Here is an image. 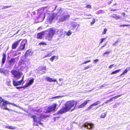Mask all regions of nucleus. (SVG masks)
<instances>
[{"label": "nucleus", "mask_w": 130, "mask_h": 130, "mask_svg": "<svg viewBox=\"0 0 130 130\" xmlns=\"http://www.w3.org/2000/svg\"><path fill=\"white\" fill-rule=\"evenodd\" d=\"M13 84L14 86H18L21 85L19 81L17 82L14 79L13 80Z\"/></svg>", "instance_id": "aec40b11"}, {"label": "nucleus", "mask_w": 130, "mask_h": 130, "mask_svg": "<svg viewBox=\"0 0 130 130\" xmlns=\"http://www.w3.org/2000/svg\"><path fill=\"white\" fill-rule=\"evenodd\" d=\"M11 104L14 106H17L16 105L13 103H10L9 102L4 100L1 97H0V108H1L3 109H6L8 110H11L7 108V105Z\"/></svg>", "instance_id": "f03ea898"}, {"label": "nucleus", "mask_w": 130, "mask_h": 130, "mask_svg": "<svg viewBox=\"0 0 130 130\" xmlns=\"http://www.w3.org/2000/svg\"><path fill=\"white\" fill-rule=\"evenodd\" d=\"M11 82L10 80L7 81L6 82L7 84L9 86H11Z\"/></svg>", "instance_id": "c9c22d12"}, {"label": "nucleus", "mask_w": 130, "mask_h": 130, "mask_svg": "<svg viewBox=\"0 0 130 130\" xmlns=\"http://www.w3.org/2000/svg\"><path fill=\"white\" fill-rule=\"evenodd\" d=\"M38 70L39 72L42 74L44 73L46 70V67L45 66H40L38 68Z\"/></svg>", "instance_id": "6e6552de"}, {"label": "nucleus", "mask_w": 130, "mask_h": 130, "mask_svg": "<svg viewBox=\"0 0 130 130\" xmlns=\"http://www.w3.org/2000/svg\"><path fill=\"white\" fill-rule=\"evenodd\" d=\"M95 22V19H93L92 21L91 22L90 24L91 25H92L94 24V23Z\"/></svg>", "instance_id": "e433bc0d"}, {"label": "nucleus", "mask_w": 130, "mask_h": 130, "mask_svg": "<svg viewBox=\"0 0 130 130\" xmlns=\"http://www.w3.org/2000/svg\"><path fill=\"white\" fill-rule=\"evenodd\" d=\"M71 31L69 30H68V31L67 32L66 35L68 36H69L71 35Z\"/></svg>", "instance_id": "2f4dec72"}, {"label": "nucleus", "mask_w": 130, "mask_h": 130, "mask_svg": "<svg viewBox=\"0 0 130 130\" xmlns=\"http://www.w3.org/2000/svg\"><path fill=\"white\" fill-rule=\"evenodd\" d=\"M106 39V38H101V40H100L101 41L99 43L100 44H101V43H102L103 42V41L105 40Z\"/></svg>", "instance_id": "4c0bfd02"}, {"label": "nucleus", "mask_w": 130, "mask_h": 130, "mask_svg": "<svg viewBox=\"0 0 130 130\" xmlns=\"http://www.w3.org/2000/svg\"><path fill=\"white\" fill-rule=\"evenodd\" d=\"M57 97V96H55V97H53L52 98H54L56 97Z\"/></svg>", "instance_id": "69168bd1"}, {"label": "nucleus", "mask_w": 130, "mask_h": 130, "mask_svg": "<svg viewBox=\"0 0 130 130\" xmlns=\"http://www.w3.org/2000/svg\"><path fill=\"white\" fill-rule=\"evenodd\" d=\"M58 56H54L52 57L50 59V60L52 62L55 59V60H57L58 59Z\"/></svg>", "instance_id": "5701e85b"}, {"label": "nucleus", "mask_w": 130, "mask_h": 130, "mask_svg": "<svg viewBox=\"0 0 130 130\" xmlns=\"http://www.w3.org/2000/svg\"><path fill=\"white\" fill-rule=\"evenodd\" d=\"M117 104L116 103H115L113 105V107L114 108H116V107H117Z\"/></svg>", "instance_id": "603ef678"}, {"label": "nucleus", "mask_w": 130, "mask_h": 130, "mask_svg": "<svg viewBox=\"0 0 130 130\" xmlns=\"http://www.w3.org/2000/svg\"><path fill=\"white\" fill-rule=\"evenodd\" d=\"M77 26V24H73L72 25V26L73 27V29L74 30V29L76 28Z\"/></svg>", "instance_id": "ea45409f"}, {"label": "nucleus", "mask_w": 130, "mask_h": 130, "mask_svg": "<svg viewBox=\"0 0 130 130\" xmlns=\"http://www.w3.org/2000/svg\"><path fill=\"white\" fill-rule=\"evenodd\" d=\"M86 7L87 8H91V6L89 5H88L86 6Z\"/></svg>", "instance_id": "de8ad7c7"}, {"label": "nucleus", "mask_w": 130, "mask_h": 130, "mask_svg": "<svg viewBox=\"0 0 130 130\" xmlns=\"http://www.w3.org/2000/svg\"><path fill=\"white\" fill-rule=\"evenodd\" d=\"M23 78H24V77L23 76V77H22V79L21 80H20L19 81V82L20 84V85H21V84H22V82L23 81Z\"/></svg>", "instance_id": "8fccbe9b"}, {"label": "nucleus", "mask_w": 130, "mask_h": 130, "mask_svg": "<svg viewBox=\"0 0 130 130\" xmlns=\"http://www.w3.org/2000/svg\"><path fill=\"white\" fill-rule=\"evenodd\" d=\"M83 125V126L88 129H91L93 126V124L89 123L88 122H85Z\"/></svg>", "instance_id": "0eeeda50"}, {"label": "nucleus", "mask_w": 130, "mask_h": 130, "mask_svg": "<svg viewBox=\"0 0 130 130\" xmlns=\"http://www.w3.org/2000/svg\"><path fill=\"white\" fill-rule=\"evenodd\" d=\"M11 6H3V7L2 8V9H6L10 7H11Z\"/></svg>", "instance_id": "58836bf2"}, {"label": "nucleus", "mask_w": 130, "mask_h": 130, "mask_svg": "<svg viewBox=\"0 0 130 130\" xmlns=\"http://www.w3.org/2000/svg\"><path fill=\"white\" fill-rule=\"evenodd\" d=\"M31 118H32L34 122L39 123L40 124L43 125V124L41 122V119L39 118H36L35 115H32Z\"/></svg>", "instance_id": "1a4fd4ad"}, {"label": "nucleus", "mask_w": 130, "mask_h": 130, "mask_svg": "<svg viewBox=\"0 0 130 130\" xmlns=\"http://www.w3.org/2000/svg\"><path fill=\"white\" fill-rule=\"evenodd\" d=\"M24 60H21L19 62V65H21L22 64H24Z\"/></svg>", "instance_id": "473e14b6"}, {"label": "nucleus", "mask_w": 130, "mask_h": 130, "mask_svg": "<svg viewBox=\"0 0 130 130\" xmlns=\"http://www.w3.org/2000/svg\"><path fill=\"white\" fill-rule=\"evenodd\" d=\"M129 25L128 24H123L122 25H120L119 26L120 27H124V26H128Z\"/></svg>", "instance_id": "37998d69"}, {"label": "nucleus", "mask_w": 130, "mask_h": 130, "mask_svg": "<svg viewBox=\"0 0 130 130\" xmlns=\"http://www.w3.org/2000/svg\"><path fill=\"white\" fill-rule=\"evenodd\" d=\"M33 53L30 50H28L26 52L24 56L26 57L28 56H30L32 55Z\"/></svg>", "instance_id": "f8f14e48"}, {"label": "nucleus", "mask_w": 130, "mask_h": 130, "mask_svg": "<svg viewBox=\"0 0 130 130\" xmlns=\"http://www.w3.org/2000/svg\"><path fill=\"white\" fill-rule=\"evenodd\" d=\"M59 80L60 81L61 80H62V78H60L59 79Z\"/></svg>", "instance_id": "052dcab7"}, {"label": "nucleus", "mask_w": 130, "mask_h": 130, "mask_svg": "<svg viewBox=\"0 0 130 130\" xmlns=\"http://www.w3.org/2000/svg\"><path fill=\"white\" fill-rule=\"evenodd\" d=\"M121 94L120 95L116 96H114L112 98L113 99H116V98H117L119 96H121Z\"/></svg>", "instance_id": "a19ab883"}, {"label": "nucleus", "mask_w": 130, "mask_h": 130, "mask_svg": "<svg viewBox=\"0 0 130 130\" xmlns=\"http://www.w3.org/2000/svg\"><path fill=\"white\" fill-rule=\"evenodd\" d=\"M34 79L33 78L32 79H30L28 83H26L25 85H24V86L26 87H27L29 86H30L34 82Z\"/></svg>", "instance_id": "2eb2a0df"}, {"label": "nucleus", "mask_w": 130, "mask_h": 130, "mask_svg": "<svg viewBox=\"0 0 130 130\" xmlns=\"http://www.w3.org/2000/svg\"><path fill=\"white\" fill-rule=\"evenodd\" d=\"M122 15H123V16H124V17H125V12H123L122 13Z\"/></svg>", "instance_id": "4d7b16f0"}, {"label": "nucleus", "mask_w": 130, "mask_h": 130, "mask_svg": "<svg viewBox=\"0 0 130 130\" xmlns=\"http://www.w3.org/2000/svg\"><path fill=\"white\" fill-rule=\"evenodd\" d=\"M113 99L112 98H111L110 99L108 100V101L109 102H110L111 101H112L113 100Z\"/></svg>", "instance_id": "5fc2aeb1"}, {"label": "nucleus", "mask_w": 130, "mask_h": 130, "mask_svg": "<svg viewBox=\"0 0 130 130\" xmlns=\"http://www.w3.org/2000/svg\"><path fill=\"white\" fill-rule=\"evenodd\" d=\"M111 51H107L104 52L103 54V56H105L106 55H108L111 52Z\"/></svg>", "instance_id": "393cba45"}, {"label": "nucleus", "mask_w": 130, "mask_h": 130, "mask_svg": "<svg viewBox=\"0 0 130 130\" xmlns=\"http://www.w3.org/2000/svg\"><path fill=\"white\" fill-rule=\"evenodd\" d=\"M44 116H42V115H41V116H40V118L42 117H44Z\"/></svg>", "instance_id": "0e129e2a"}, {"label": "nucleus", "mask_w": 130, "mask_h": 130, "mask_svg": "<svg viewBox=\"0 0 130 130\" xmlns=\"http://www.w3.org/2000/svg\"><path fill=\"white\" fill-rule=\"evenodd\" d=\"M5 127L6 128H7L8 129H12V130H13L16 128L15 127H14L12 126H6Z\"/></svg>", "instance_id": "cd10ccee"}, {"label": "nucleus", "mask_w": 130, "mask_h": 130, "mask_svg": "<svg viewBox=\"0 0 130 130\" xmlns=\"http://www.w3.org/2000/svg\"><path fill=\"white\" fill-rule=\"evenodd\" d=\"M19 30H18V31H17V32L16 33V34H17V33H18L19 32Z\"/></svg>", "instance_id": "e2e57ef3"}, {"label": "nucleus", "mask_w": 130, "mask_h": 130, "mask_svg": "<svg viewBox=\"0 0 130 130\" xmlns=\"http://www.w3.org/2000/svg\"><path fill=\"white\" fill-rule=\"evenodd\" d=\"M47 31L48 32L45 37V39L50 41L52 40L53 36L55 34V31L52 28L48 29Z\"/></svg>", "instance_id": "7ed1b4c3"}, {"label": "nucleus", "mask_w": 130, "mask_h": 130, "mask_svg": "<svg viewBox=\"0 0 130 130\" xmlns=\"http://www.w3.org/2000/svg\"><path fill=\"white\" fill-rule=\"evenodd\" d=\"M107 31V28H105L104 29V30L102 33V35H103L105 34L106 33V32Z\"/></svg>", "instance_id": "72a5a7b5"}, {"label": "nucleus", "mask_w": 130, "mask_h": 130, "mask_svg": "<svg viewBox=\"0 0 130 130\" xmlns=\"http://www.w3.org/2000/svg\"><path fill=\"white\" fill-rule=\"evenodd\" d=\"M6 60V54L5 53L3 54V57L2 59V64H4Z\"/></svg>", "instance_id": "412c9836"}, {"label": "nucleus", "mask_w": 130, "mask_h": 130, "mask_svg": "<svg viewBox=\"0 0 130 130\" xmlns=\"http://www.w3.org/2000/svg\"><path fill=\"white\" fill-rule=\"evenodd\" d=\"M88 101H89V100H87L83 102L82 103L78 106V108H82L84 107L85 105H87L88 102Z\"/></svg>", "instance_id": "dca6fc26"}, {"label": "nucleus", "mask_w": 130, "mask_h": 130, "mask_svg": "<svg viewBox=\"0 0 130 130\" xmlns=\"http://www.w3.org/2000/svg\"><path fill=\"white\" fill-rule=\"evenodd\" d=\"M119 42V41L118 40H117L112 45H113L114 46H117L118 45V42Z\"/></svg>", "instance_id": "7c9ffc66"}, {"label": "nucleus", "mask_w": 130, "mask_h": 130, "mask_svg": "<svg viewBox=\"0 0 130 130\" xmlns=\"http://www.w3.org/2000/svg\"><path fill=\"white\" fill-rule=\"evenodd\" d=\"M15 58H11L9 62V63L10 66H13L15 63Z\"/></svg>", "instance_id": "6ab92c4d"}, {"label": "nucleus", "mask_w": 130, "mask_h": 130, "mask_svg": "<svg viewBox=\"0 0 130 130\" xmlns=\"http://www.w3.org/2000/svg\"><path fill=\"white\" fill-rule=\"evenodd\" d=\"M51 56V53H49L48 54L46 55L45 56V57H50Z\"/></svg>", "instance_id": "a18cd8bd"}, {"label": "nucleus", "mask_w": 130, "mask_h": 130, "mask_svg": "<svg viewBox=\"0 0 130 130\" xmlns=\"http://www.w3.org/2000/svg\"><path fill=\"white\" fill-rule=\"evenodd\" d=\"M92 66L91 65H89L88 66L85 67L84 68V70H86L91 67Z\"/></svg>", "instance_id": "f704fd0d"}, {"label": "nucleus", "mask_w": 130, "mask_h": 130, "mask_svg": "<svg viewBox=\"0 0 130 130\" xmlns=\"http://www.w3.org/2000/svg\"><path fill=\"white\" fill-rule=\"evenodd\" d=\"M99 61L98 59H97L95 60H93L94 62H98Z\"/></svg>", "instance_id": "864d4df0"}, {"label": "nucleus", "mask_w": 130, "mask_h": 130, "mask_svg": "<svg viewBox=\"0 0 130 130\" xmlns=\"http://www.w3.org/2000/svg\"><path fill=\"white\" fill-rule=\"evenodd\" d=\"M26 43L27 42L25 40H23L22 41L19 47L20 51H22L24 49L25 45Z\"/></svg>", "instance_id": "423d86ee"}, {"label": "nucleus", "mask_w": 130, "mask_h": 130, "mask_svg": "<svg viewBox=\"0 0 130 130\" xmlns=\"http://www.w3.org/2000/svg\"><path fill=\"white\" fill-rule=\"evenodd\" d=\"M130 67H129L126 68L124 70V71H123V72L120 75V76H121L122 75H123L124 74H125V73H127V71H129L130 70Z\"/></svg>", "instance_id": "4be33fe9"}, {"label": "nucleus", "mask_w": 130, "mask_h": 130, "mask_svg": "<svg viewBox=\"0 0 130 130\" xmlns=\"http://www.w3.org/2000/svg\"><path fill=\"white\" fill-rule=\"evenodd\" d=\"M77 102L73 100H70L64 104L65 106L62 107L58 111V114L62 113L69 111L73 110L76 107Z\"/></svg>", "instance_id": "f257e3e1"}, {"label": "nucleus", "mask_w": 130, "mask_h": 130, "mask_svg": "<svg viewBox=\"0 0 130 130\" xmlns=\"http://www.w3.org/2000/svg\"><path fill=\"white\" fill-rule=\"evenodd\" d=\"M46 80L48 82H56L57 80L56 79H52V78H50L49 77H47L46 78Z\"/></svg>", "instance_id": "f3484780"}, {"label": "nucleus", "mask_w": 130, "mask_h": 130, "mask_svg": "<svg viewBox=\"0 0 130 130\" xmlns=\"http://www.w3.org/2000/svg\"><path fill=\"white\" fill-rule=\"evenodd\" d=\"M116 14H112V15H111V16L112 17L115 18L116 17Z\"/></svg>", "instance_id": "09e8293b"}, {"label": "nucleus", "mask_w": 130, "mask_h": 130, "mask_svg": "<svg viewBox=\"0 0 130 130\" xmlns=\"http://www.w3.org/2000/svg\"><path fill=\"white\" fill-rule=\"evenodd\" d=\"M109 102L108 101V100L105 102V103L107 104Z\"/></svg>", "instance_id": "13d9d810"}, {"label": "nucleus", "mask_w": 130, "mask_h": 130, "mask_svg": "<svg viewBox=\"0 0 130 130\" xmlns=\"http://www.w3.org/2000/svg\"><path fill=\"white\" fill-rule=\"evenodd\" d=\"M106 114L107 113L106 112L102 113L100 117L103 118H105L106 116Z\"/></svg>", "instance_id": "b1692460"}, {"label": "nucleus", "mask_w": 130, "mask_h": 130, "mask_svg": "<svg viewBox=\"0 0 130 130\" xmlns=\"http://www.w3.org/2000/svg\"><path fill=\"white\" fill-rule=\"evenodd\" d=\"M24 85L23 86L16 87V88L17 89H20V88H26L25 87H24Z\"/></svg>", "instance_id": "79ce46f5"}, {"label": "nucleus", "mask_w": 130, "mask_h": 130, "mask_svg": "<svg viewBox=\"0 0 130 130\" xmlns=\"http://www.w3.org/2000/svg\"><path fill=\"white\" fill-rule=\"evenodd\" d=\"M55 17L54 13L50 14L47 19L48 21L50 23H51L54 20Z\"/></svg>", "instance_id": "9d476101"}, {"label": "nucleus", "mask_w": 130, "mask_h": 130, "mask_svg": "<svg viewBox=\"0 0 130 130\" xmlns=\"http://www.w3.org/2000/svg\"><path fill=\"white\" fill-rule=\"evenodd\" d=\"M114 65V64H111L108 67V68H109L111 69L112 68L113 66Z\"/></svg>", "instance_id": "3c124183"}, {"label": "nucleus", "mask_w": 130, "mask_h": 130, "mask_svg": "<svg viewBox=\"0 0 130 130\" xmlns=\"http://www.w3.org/2000/svg\"><path fill=\"white\" fill-rule=\"evenodd\" d=\"M111 11H116V9H111V10H110Z\"/></svg>", "instance_id": "6e6d98bb"}, {"label": "nucleus", "mask_w": 130, "mask_h": 130, "mask_svg": "<svg viewBox=\"0 0 130 130\" xmlns=\"http://www.w3.org/2000/svg\"><path fill=\"white\" fill-rule=\"evenodd\" d=\"M44 35V31H42L37 34V38L38 39H41L42 38V36Z\"/></svg>", "instance_id": "4468645a"}, {"label": "nucleus", "mask_w": 130, "mask_h": 130, "mask_svg": "<svg viewBox=\"0 0 130 130\" xmlns=\"http://www.w3.org/2000/svg\"><path fill=\"white\" fill-rule=\"evenodd\" d=\"M100 103V102L99 101H97L92 104L93 106H96L98 105Z\"/></svg>", "instance_id": "c756f323"}, {"label": "nucleus", "mask_w": 130, "mask_h": 130, "mask_svg": "<svg viewBox=\"0 0 130 130\" xmlns=\"http://www.w3.org/2000/svg\"><path fill=\"white\" fill-rule=\"evenodd\" d=\"M94 106H93L92 104H91L86 109V111H89L91 109H92V110H95L98 108V107L95 108L94 107Z\"/></svg>", "instance_id": "a211bd4d"}, {"label": "nucleus", "mask_w": 130, "mask_h": 130, "mask_svg": "<svg viewBox=\"0 0 130 130\" xmlns=\"http://www.w3.org/2000/svg\"><path fill=\"white\" fill-rule=\"evenodd\" d=\"M21 39L15 42L12 44L11 46V48L14 49H16L20 42Z\"/></svg>", "instance_id": "9b49d317"}, {"label": "nucleus", "mask_w": 130, "mask_h": 130, "mask_svg": "<svg viewBox=\"0 0 130 130\" xmlns=\"http://www.w3.org/2000/svg\"><path fill=\"white\" fill-rule=\"evenodd\" d=\"M57 107V104H53L52 105L50 106L47 107L45 112L48 113L51 112H54L56 111Z\"/></svg>", "instance_id": "20e7f679"}, {"label": "nucleus", "mask_w": 130, "mask_h": 130, "mask_svg": "<svg viewBox=\"0 0 130 130\" xmlns=\"http://www.w3.org/2000/svg\"><path fill=\"white\" fill-rule=\"evenodd\" d=\"M37 126H38V125H36Z\"/></svg>", "instance_id": "774afa93"}, {"label": "nucleus", "mask_w": 130, "mask_h": 130, "mask_svg": "<svg viewBox=\"0 0 130 130\" xmlns=\"http://www.w3.org/2000/svg\"><path fill=\"white\" fill-rule=\"evenodd\" d=\"M106 45V44H105V45H103V46H102L101 47V48H102V47H104V46H105Z\"/></svg>", "instance_id": "680f3d73"}, {"label": "nucleus", "mask_w": 130, "mask_h": 130, "mask_svg": "<svg viewBox=\"0 0 130 130\" xmlns=\"http://www.w3.org/2000/svg\"><path fill=\"white\" fill-rule=\"evenodd\" d=\"M6 71L3 68H0V72L1 73L5 74Z\"/></svg>", "instance_id": "a878e982"}, {"label": "nucleus", "mask_w": 130, "mask_h": 130, "mask_svg": "<svg viewBox=\"0 0 130 130\" xmlns=\"http://www.w3.org/2000/svg\"><path fill=\"white\" fill-rule=\"evenodd\" d=\"M121 18V17H120L119 16H117V15L116 16V17L115 18L116 19L118 20V19H119Z\"/></svg>", "instance_id": "49530a36"}, {"label": "nucleus", "mask_w": 130, "mask_h": 130, "mask_svg": "<svg viewBox=\"0 0 130 130\" xmlns=\"http://www.w3.org/2000/svg\"><path fill=\"white\" fill-rule=\"evenodd\" d=\"M11 72L15 77L18 79H19L20 78L21 75L22 74L21 72L15 70H12L11 71Z\"/></svg>", "instance_id": "39448f33"}, {"label": "nucleus", "mask_w": 130, "mask_h": 130, "mask_svg": "<svg viewBox=\"0 0 130 130\" xmlns=\"http://www.w3.org/2000/svg\"><path fill=\"white\" fill-rule=\"evenodd\" d=\"M39 45H47L46 43H45L43 41H42L40 42L39 43Z\"/></svg>", "instance_id": "c85d7f7f"}, {"label": "nucleus", "mask_w": 130, "mask_h": 130, "mask_svg": "<svg viewBox=\"0 0 130 130\" xmlns=\"http://www.w3.org/2000/svg\"><path fill=\"white\" fill-rule=\"evenodd\" d=\"M70 17L69 15H67L61 17L60 19V21L61 22H63L67 19H68Z\"/></svg>", "instance_id": "ddd939ff"}, {"label": "nucleus", "mask_w": 130, "mask_h": 130, "mask_svg": "<svg viewBox=\"0 0 130 130\" xmlns=\"http://www.w3.org/2000/svg\"><path fill=\"white\" fill-rule=\"evenodd\" d=\"M117 4L116 3L114 4H113V6H115L116 5H117Z\"/></svg>", "instance_id": "bf43d9fd"}, {"label": "nucleus", "mask_w": 130, "mask_h": 130, "mask_svg": "<svg viewBox=\"0 0 130 130\" xmlns=\"http://www.w3.org/2000/svg\"><path fill=\"white\" fill-rule=\"evenodd\" d=\"M59 1H63V0H59Z\"/></svg>", "instance_id": "338daca9"}, {"label": "nucleus", "mask_w": 130, "mask_h": 130, "mask_svg": "<svg viewBox=\"0 0 130 130\" xmlns=\"http://www.w3.org/2000/svg\"><path fill=\"white\" fill-rule=\"evenodd\" d=\"M90 61L91 60H87L84 62V63H83V64H86L90 62Z\"/></svg>", "instance_id": "c03bdc74"}, {"label": "nucleus", "mask_w": 130, "mask_h": 130, "mask_svg": "<svg viewBox=\"0 0 130 130\" xmlns=\"http://www.w3.org/2000/svg\"><path fill=\"white\" fill-rule=\"evenodd\" d=\"M121 70L120 69H119L118 70H115V71H114L112 72L111 73V75L113 74H115V73H117V72H118L119 71H120Z\"/></svg>", "instance_id": "bb28decb"}]
</instances>
